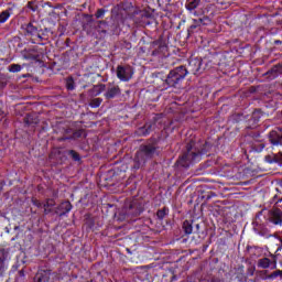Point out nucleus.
I'll return each mask as SVG.
<instances>
[{"instance_id": "obj_4", "label": "nucleus", "mask_w": 282, "mask_h": 282, "mask_svg": "<svg viewBox=\"0 0 282 282\" xmlns=\"http://www.w3.org/2000/svg\"><path fill=\"white\" fill-rule=\"evenodd\" d=\"M119 94H120L119 87H111L106 91L105 96L106 98H116V96H118Z\"/></svg>"}, {"instance_id": "obj_6", "label": "nucleus", "mask_w": 282, "mask_h": 282, "mask_svg": "<svg viewBox=\"0 0 282 282\" xmlns=\"http://www.w3.org/2000/svg\"><path fill=\"white\" fill-rule=\"evenodd\" d=\"M199 1L200 0H187V10H195V8H197V6H199Z\"/></svg>"}, {"instance_id": "obj_3", "label": "nucleus", "mask_w": 282, "mask_h": 282, "mask_svg": "<svg viewBox=\"0 0 282 282\" xmlns=\"http://www.w3.org/2000/svg\"><path fill=\"white\" fill-rule=\"evenodd\" d=\"M69 210H72V204L69 202H64L59 205L57 213L63 216L65 213H69Z\"/></svg>"}, {"instance_id": "obj_2", "label": "nucleus", "mask_w": 282, "mask_h": 282, "mask_svg": "<svg viewBox=\"0 0 282 282\" xmlns=\"http://www.w3.org/2000/svg\"><path fill=\"white\" fill-rule=\"evenodd\" d=\"M132 77L133 68H131L130 66H119L117 68V78H119V80L127 83V80H131Z\"/></svg>"}, {"instance_id": "obj_18", "label": "nucleus", "mask_w": 282, "mask_h": 282, "mask_svg": "<svg viewBox=\"0 0 282 282\" xmlns=\"http://www.w3.org/2000/svg\"><path fill=\"white\" fill-rule=\"evenodd\" d=\"M281 68L279 69V72H282V65L280 66Z\"/></svg>"}, {"instance_id": "obj_16", "label": "nucleus", "mask_w": 282, "mask_h": 282, "mask_svg": "<svg viewBox=\"0 0 282 282\" xmlns=\"http://www.w3.org/2000/svg\"><path fill=\"white\" fill-rule=\"evenodd\" d=\"M158 217H162V212H159V213H158Z\"/></svg>"}, {"instance_id": "obj_10", "label": "nucleus", "mask_w": 282, "mask_h": 282, "mask_svg": "<svg viewBox=\"0 0 282 282\" xmlns=\"http://www.w3.org/2000/svg\"><path fill=\"white\" fill-rule=\"evenodd\" d=\"M66 87H67V89H69V90L74 89V80H73V79H68V80L66 82Z\"/></svg>"}, {"instance_id": "obj_11", "label": "nucleus", "mask_w": 282, "mask_h": 282, "mask_svg": "<svg viewBox=\"0 0 282 282\" xmlns=\"http://www.w3.org/2000/svg\"><path fill=\"white\" fill-rule=\"evenodd\" d=\"M97 19H101V17H105V11L99 10L96 14Z\"/></svg>"}, {"instance_id": "obj_12", "label": "nucleus", "mask_w": 282, "mask_h": 282, "mask_svg": "<svg viewBox=\"0 0 282 282\" xmlns=\"http://www.w3.org/2000/svg\"><path fill=\"white\" fill-rule=\"evenodd\" d=\"M94 102L95 104H91V107H100V100L99 99H95Z\"/></svg>"}, {"instance_id": "obj_9", "label": "nucleus", "mask_w": 282, "mask_h": 282, "mask_svg": "<svg viewBox=\"0 0 282 282\" xmlns=\"http://www.w3.org/2000/svg\"><path fill=\"white\" fill-rule=\"evenodd\" d=\"M9 72H12L13 74L17 72H21V65L12 64L9 68Z\"/></svg>"}, {"instance_id": "obj_14", "label": "nucleus", "mask_w": 282, "mask_h": 282, "mask_svg": "<svg viewBox=\"0 0 282 282\" xmlns=\"http://www.w3.org/2000/svg\"><path fill=\"white\" fill-rule=\"evenodd\" d=\"M70 153H72L74 160H77V161L80 160V158L78 156V154H76V152L72 151Z\"/></svg>"}, {"instance_id": "obj_8", "label": "nucleus", "mask_w": 282, "mask_h": 282, "mask_svg": "<svg viewBox=\"0 0 282 282\" xmlns=\"http://www.w3.org/2000/svg\"><path fill=\"white\" fill-rule=\"evenodd\" d=\"M274 215H275V217H278V220H275L274 224L281 226V225H282V212L275 210V212H274Z\"/></svg>"}, {"instance_id": "obj_1", "label": "nucleus", "mask_w": 282, "mask_h": 282, "mask_svg": "<svg viewBox=\"0 0 282 282\" xmlns=\"http://www.w3.org/2000/svg\"><path fill=\"white\" fill-rule=\"evenodd\" d=\"M188 74V70L184 66H180L172 70L167 76V85L171 87H175L180 80H184L186 78V75Z\"/></svg>"}, {"instance_id": "obj_19", "label": "nucleus", "mask_w": 282, "mask_h": 282, "mask_svg": "<svg viewBox=\"0 0 282 282\" xmlns=\"http://www.w3.org/2000/svg\"><path fill=\"white\" fill-rule=\"evenodd\" d=\"M0 261H3V260L0 259Z\"/></svg>"}, {"instance_id": "obj_7", "label": "nucleus", "mask_w": 282, "mask_h": 282, "mask_svg": "<svg viewBox=\"0 0 282 282\" xmlns=\"http://www.w3.org/2000/svg\"><path fill=\"white\" fill-rule=\"evenodd\" d=\"M259 265H260V268H271L272 262L270 261V259L264 258L259 261Z\"/></svg>"}, {"instance_id": "obj_17", "label": "nucleus", "mask_w": 282, "mask_h": 282, "mask_svg": "<svg viewBox=\"0 0 282 282\" xmlns=\"http://www.w3.org/2000/svg\"><path fill=\"white\" fill-rule=\"evenodd\" d=\"M272 268H276V263H273V264H272Z\"/></svg>"}, {"instance_id": "obj_13", "label": "nucleus", "mask_w": 282, "mask_h": 282, "mask_svg": "<svg viewBox=\"0 0 282 282\" xmlns=\"http://www.w3.org/2000/svg\"><path fill=\"white\" fill-rule=\"evenodd\" d=\"M185 232H186V235H191V232H193V227L189 226V227L185 228Z\"/></svg>"}, {"instance_id": "obj_15", "label": "nucleus", "mask_w": 282, "mask_h": 282, "mask_svg": "<svg viewBox=\"0 0 282 282\" xmlns=\"http://www.w3.org/2000/svg\"><path fill=\"white\" fill-rule=\"evenodd\" d=\"M36 279H37L39 282H45L46 281L45 278H43V276L41 278V274H37Z\"/></svg>"}, {"instance_id": "obj_5", "label": "nucleus", "mask_w": 282, "mask_h": 282, "mask_svg": "<svg viewBox=\"0 0 282 282\" xmlns=\"http://www.w3.org/2000/svg\"><path fill=\"white\" fill-rule=\"evenodd\" d=\"M11 14L12 13L9 10L2 11L0 13V23H6V21H8V19H10Z\"/></svg>"}]
</instances>
